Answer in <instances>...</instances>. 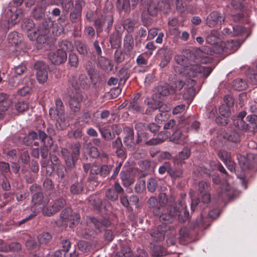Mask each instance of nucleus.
<instances>
[{"label":"nucleus","mask_w":257,"mask_h":257,"mask_svg":"<svg viewBox=\"0 0 257 257\" xmlns=\"http://www.w3.org/2000/svg\"><path fill=\"white\" fill-rule=\"evenodd\" d=\"M174 59L182 67L180 73L188 77H195L197 74H200L203 78H206L213 69L212 67L197 64L195 61L196 56L189 50H185L182 55L175 56Z\"/></svg>","instance_id":"nucleus-1"},{"label":"nucleus","mask_w":257,"mask_h":257,"mask_svg":"<svg viewBox=\"0 0 257 257\" xmlns=\"http://www.w3.org/2000/svg\"><path fill=\"white\" fill-rule=\"evenodd\" d=\"M114 12L112 4L107 2L99 15V18L96 19L94 24L97 35H99L103 31L108 34L111 30L114 18Z\"/></svg>","instance_id":"nucleus-2"},{"label":"nucleus","mask_w":257,"mask_h":257,"mask_svg":"<svg viewBox=\"0 0 257 257\" xmlns=\"http://www.w3.org/2000/svg\"><path fill=\"white\" fill-rule=\"evenodd\" d=\"M222 40V35L220 32L214 29L212 30L206 38V43L211 45H214L216 47L215 51L218 53L227 52L228 49L234 51L238 45L237 41L230 40L224 43Z\"/></svg>","instance_id":"nucleus-3"},{"label":"nucleus","mask_w":257,"mask_h":257,"mask_svg":"<svg viewBox=\"0 0 257 257\" xmlns=\"http://www.w3.org/2000/svg\"><path fill=\"white\" fill-rule=\"evenodd\" d=\"M23 0H14L16 6H11L7 8L3 13L5 17L6 26L5 28L9 29V25H14L18 23L24 17V13L21 9H18L17 6H20Z\"/></svg>","instance_id":"nucleus-4"},{"label":"nucleus","mask_w":257,"mask_h":257,"mask_svg":"<svg viewBox=\"0 0 257 257\" xmlns=\"http://www.w3.org/2000/svg\"><path fill=\"white\" fill-rule=\"evenodd\" d=\"M49 115L52 119L56 120L55 125L57 130H62L66 126L64 106L61 99L55 100V108L50 109Z\"/></svg>","instance_id":"nucleus-5"},{"label":"nucleus","mask_w":257,"mask_h":257,"mask_svg":"<svg viewBox=\"0 0 257 257\" xmlns=\"http://www.w3.org/2000/svg\"><path fill=\"white\" fill-rule=\"evenodd\" d=\"M69 81L74 88V91L69 94V106L73 112H77L79 111L81 108V102L83 99L82 96L79 90L77 89L79 87V85L76 77H73V80L69 79Z\"/></svg>","instance_id":"nucleus-6"},{"label":"nucleus","mask_w":257,"mask_h":257,"mask_svg":"<svg viewBox=\"0 0 257 257\" xmlns=\"http://www.w3.org/2000/svg\"><path fill=\"white\" fill-rule=\"evenodd\" d=\"M80 143L79 142H76L72 145L71 147V153L67 149H62L61 154L65 160V163L68 168H72L75 167L76 162L80 156Z\"/></svg>","instance_id":"nucleus-7"},{"label":"nucleus","mask_w":257,"mask_h":257,"mask_svg":"<svg viewBox=\"0 0 257 257\" xmlns=\"http://www.w3.org/2000/svg\"><path fill=\"white\" fill-rule=\"evenodd\" d=\"M66 204V199L59 197L47 206H40L39 209L42 210L44 215L51 216L58 212Z\"/></svg>","instance_id":"nucleus-8"},{"label":"nucleus","mask_w":257,"mask_h":257,"mask_svg":"<svg viewBox=\"0 0 257 257\" xmlns=\"http://www.w3.org/2000/svg\"><path fill=\"white\" fill-rule=\"evenodd\" d=\"M30 191L32 194V201L34 203V205L31 207V210L34 212L39 211L41 209H37V206H43V194L41 191V188L36 184L32 185L30 188Z\"/></svg>","instance_id":"nucleus-9"},{"label":"nucleus","mask_w":257,"mask_h":257,"mask_svg":"<svg viewBox=\"0 0 257 257\" xmlns=\"http://www.w3.org/2000/svg\"><path fill=\"white\" fill-rule=\"evenodd\" d=\"M60 218L64 222H70L69 226L73 228L79 222L80 215L79 213H73L71 208L66 207L62 211Z\"/></svg>","instance_id":"nucleus-10"},{"label":"nucleus","mask_w":257,"mask_h":257,"mask_svg":"<svg viewBox=\"0 0 257 257\" xmlns=\"http://www.w3.org/2000/svg\"><path fill=\"white\" fill-rule=\"evenodd\" d=\"M161 134H159L157 138L149 140L148 133L146 132L138 133L136 144H140L142 143H145V144L147 146L157 145L162 143L165 140V139L161 138Z\"/></svg>","instance_id":"nucleus-11"},{"label":"nucleus","mask_w":257,"mask_h":257,"mask_svg":"<svg viewBox=\"0 0 257 257\" xmlns=\"http://www.w3.org/2000/svg\"><path fill=\"white\" fill-rule=\"evenodd\" d=\"M39 138L44 145L40 149L41 156L43 159H47L49 154V149L53 144V140L51 137H48L47 134L41 130H39Z\"/></svg>","instance_id":"nucleus-12"},{"label":"nucleus","mask_w":257,"mask_h":257,"mask_svg":"<svg viewBox=\"0 0 257 257\" xmlns=\"http://www.w3.org/2000/svg\"><path fill=\"white\" fill-rule=\"evenodd\" d=\"M225 21V16L217 11L210 13L206 19V24L210 28L221 25Z\"/></svg>","instance_id":"nucleus-13"},{"label":"nucleus","mask_w":257,"mask_h":257,"mask_svg":"<svg viewBox=\"0 0 257 257\" xmlns=\"http://www.w3.org/2000/svg\"><path fill=\"white\" fill-rule=\"evenodd\" d=\"M52 25V22L50 21H45L39 26L38 29V36L36 39L37 43L41 44L46 43L48 37L47 34L48 33Z\"/></svg>","instance_id":"nucleus-14"},{"label":"nucleus","mask_w":257,"mask_h":257,"mask_svg":"<svg viewBox=\"0 0 257 257\" xmlns=\"http://www.w3.org/2000/svg\"><path fill=\"white\" fill-rule=\"evenodd\" d=\"M174 207L176 210V215L178 216L179 221L181 222H184L189 218V212L186 209V206L182 201L178 200L174 203Z\"/></svg>","instance_id":"nucleus-15"},{"label":"nucleus","mask_w":257,"mask_h":257,"mask_svg":"<svg viewBox=\"0 0 257 257\" xmlns=\"http://www.w3.org/2000/svg\"><path fill=\"white\" fill-rule=\"evenodd\" d=\"M34 68L37 70V78L38 81L40 83H44L48 78L47 66L42 61H37L35 64Z\"/></svg>","instance_id":"nucleus-16"},{"label":"nucleus","mask_w":257,"mask_h":257,"mask_svg":"<svg viewBox=\"0 0 257 257\" xmlns=\"http://www.w3.org/2000/svg\"><path fill=\"white\" fill-rule=\"evenodd\" d=\"M123 132L125 136L123 139L124 145L130 151H133L135 149L136 142L134 141V131L132 128L126 126L123 128Z\"/></svg>","instance_id":"nucleus-17"},{"label":"nucleus","mask_w":257,"mask_h":257,"mask_svg":"<svg viewBox=\"0 0 257 257\" xmlns=\"http://www.w3.org/2000/svg\"><path fill=\"white\" fill-rule=\"evenodd\" d=\"M48 57L52 63L59 65L65 62L67 53L64 51H61V49H58L56 52L49 53Z\"/></svg>","instance_id":"nucleus-18"},{"label":"nucleus","mask_w":257,"mask_h":257,"mask_svg":"<svg viewBox=\"0 0 257 257\" xmlns=\"http://www.w3.org/2000/svg\"><path fill=\"white\" fill-rule=\"evenodd\" d=\"M176 216V210L174 207V203L169 204L166 212H163L160 215V220L164 224L170 223L173 222L174 217Z\"/></svg>","instance_id":"nucleus-19"},{"label":"nucleus","mask_w":257,"mask_h":257,"mask_svg":"<svg viewBox=\"0 0 257 257\" xmlns=\"http://www.w3.org/2000/svg\"><path fill=\"white\" fill-rule=\"evenodd\" d=\"M90 219L93 223L95 227L100 231L104 230L105 228L111 225L110 220L105 218H97L92 217H90Z\"/></svg>","instance_id":"nucleus-20"},{"label":"nucleus","mask_w":257,"mask_h":257,"mask_svg":"<svg viewBox=\"0 0 257 257\" xmlns=\"http://www.w3.org/2000/svg\"><path fill=\"white\" fill-rule=\"evenodd\" d=\"M135 46L134 39L132 34H126L123 38V47L126 53L131 56Z\"/></svg>","instance_id":"nucleus-21"},{"label":"nucleus","mask_w":257,"mask_h":257,"mask_svg":"<svg viewBox=\"0 0 257 257\" xmlns=\"http://www.w3.org/2000/svg\"><path fill=\"white\" fill-rule=\"evenodd\" d=\"M170 140L177 144L184 145L188 141L187 136L183 135L180 130L177 129L170 136Z\"/></svg>","instance_id":"nucleus-22"},{"label":"nucleus","mask_w":257,"mask_h":257,"mask_svg":"<svg viewBox=\"0 0 257 257\" xmlns=\"http://www.w3.org/2000/svg\"><path fill=\"white\" fill-rule=\"evenodd\" d=\"M85 69L92 82L96 84L98 80V76L94 63L91 61H88L86 63Z\"/></svg>","instance_id":"nucleus-23"},{"label":"nucleus","mask_w":257,"mask_h":257,"mask_svg":"<svg viewBox=\"0 0 257 257\" xmlns=\"http://www.w3.org/2000/svg\"><path fill=\"white\" fill-rule=\"evenodd\" d=\"M167 230V227L165 224L160 225L151 234L155 240L161 241L164 239Z\"/></svg>","instance_id":"nucleus-24"},{"label":"nucleus","mask_w":257,"mask_h":257,"mask_svg":"<svg viewBox=\"0 0 257 257\" xmlns=\"http://www.w3.org/2000/svg\"><path fill=\"white\" fill-rule=\"evenodd\" d=\"M165 5L163 2H159L158 3L149 1L147 4V9L148 14L152 16H156L158 14L159 9L161 10L162 5Z\"/></svg>","instance_id":"nucleus-25"},{"label":"nucleus","mask_w":257,"mask_h":257,"mask_svg":"<svg viewBox=\"0 0 257 257\" xmlns=\"http://www.w3.org/2000/svg\"><path fill=\"white\" fill-rule=\"evenodd\" d=\"M159 54L161 56V60L160 66L162 68L166 67L171 59V54L170 50L167 48L160 49Z\"/></svg>","instance_id":"nucleus-26"},{"label":"nucleus","mask_w":257,"mask_h":257,"mask_svg":"<svg viewBox=\"0 0 257 257\" xmlns=\"http://www.w3.org/2000/svg\"><path fill=\"white\" fill-rule=\"evenodd\" d=\"M246 119L249 122L248 124H246L241 126L242 130H248L251 132H255L257 129V117L252 115H248Z\"/></svg>","instance_id":"nucleus-27"},{"label":"nucleus","mask_w":257,"mask_h":257,"mask_svg":"<svg viewBox=\"0 0 257 257\" xmlns=\"http://www.w3.org/2000/svg\"><path fill=\"white\" fill-rule=\"evenodd\" d=\"M236 158L238 160V164L242 170L248 169L255 171L257 170L253 167L251 163L248 161L245 156L238 154L236 155Z\"/></svg>","instance_id":"nucleus-28"},{"label":"nucleus","mask_w":257,"mask_h":257,"mask_svg":"<svg viewBox=\"0 0 257 257\" xmlns=\"http://www.w3.org/2000/svg\"><path fill=\"white\" fill-rule=\"evenodd\" d=\"M98 130L101 137L106 141H110L113 140L115 135L111 133L110 129L107 126H98Z\"/></svg>","instance_id":"nucleus-29"},{"label":"nucleus","mask_w":257,"mask_h":257,"mask_svg":"<svg viewBox=\"0 0 257 257\" xmlns=\"http://www.w3.org/2000/svg\"><path fill=\"white\" fill-rule=\"evenodd\" d=\"M169 82V86L171 88L172 92L181 90L185 85V82L177 78H174L171 80L170 77Z\"/></svg>","instance_id":"nucleus-30"},{"label":"nucleus","mask_w":257,"mask_h":257,"mask_svg":"<svg viewBox=\"0 0 257 257\" xmlns=\"http://www.w3.org/2000/svg\"><path fill=\"white\" fill-rule=\"evenodd\" d=\"M147 105H149V106L145 111V114L147 115H152L153 112L158 109L160 111H162L163 105H160V102L157 103L154 100L147 102Z\"/></svg>","instance_id":"nucleus-31"},{"label":"nucleus","mask_w":257,"mask_h":257,"mask_svg":"<svg viewBox=\"0 0 257 257\" xmlns=\"http://www.w3.org/2000/svg\"><path fill=\"white\" fill-rule=\"evenodd\" d=\"M46 8L44 6H38L33 9L31 15L36 20L42 19L45 17Z\"/></svg>","instance_id":"nucleus-32"},{"label":"nucleus","mask_w":257,"mask_h":257,"mask_svg":"<svg viewBox=\"0 0 257 257\" xmlns=\"http://www.w3.org/2000/svg\"><path fill=\"white\" fill-rule=\"evenodd\" d=\"M127 109L133 113H143L144 108L141 102H130Z\"/></svg>","instance_id":"nucleus-33"},{"label":"nucleus","mask_w":257,"mask_h":257,"mask_svg":"<svg viewBox=\"0 0 257 257\" xmlns=\"http://www.w3.org/2000/svg\"><path fill=\"white\" fill-rule=\"evenodd\" d=\"M11 103L8 95L4 93H0V109H2L3 111H7Z\"/></svg>","instance_id":"nucleus-34"},{"label":"nucleus","mask_w":257,"mask_h":257,"mask_svg":"<svg viewBox=\"0 0 257 257\" xmlns=\"http://www.w3.org/2000/svg\"><path fill=\"white\" fill-rule=\"evenodd\" d=\"M29 108V104L27 101L19 100L15 104V109L19 113H23Z\"/></svg>","instance_id":"nucleus-35"},{"label":"nucleus","mask_w":257,"mask_h":257,"mask_svg":"<svg viewBox=\"0 0 257 257\" xmlns=\"http://www.w3.org/2000/svg\"><path fill=\"white\" fill-rule=\"evenodd\" d=\"M74 45L77 52L83 56L88 53V49L86 44L81 40H77L74 42Z\"/></svg>","instance_id":"nucleus-36"},{"label":"nucleus","mask_w":257,"mask_h":257,"mask_svg":"<svg viewBox=\"0 0 257 257\" xmlns=\"http://www.w3.org/2000/svg\"><path fill=\"white\" fill-rule=\"evenodd\" d=\"M8 40L12 45H17L22 41V35L14 31L10 33L8 36Z\"/></svg>","instance_id":"nucleus-37"},{"label":"nucleus","mask_w":257,"mask_h":257,"mask_svg":"<svg viewBox=\"0 0 257 257\" xmlns=\"http://www.w3.org/2000/svg\"><path fill=\"white\" fill-rule=\"evenodd\" d=\"M211 187L210 183H208L204 181H200L197 185V192L201 194L210 192Z\"/></svg>","instance_id":"nucleus-38"},{"label":"nucleus","mask_w":257,"mask_h":257,"mask_svg":"<svg viewBox=\"0 0 257 257\" xmlns=\"http://www.w3.org/2000/svg\"><path fill=\"white\" fill-rule=\"evenodd\" d=\"M58 46L59 48L58 49H61V51H70L71 52L73 51L74 47L71 42L67 40H62L58 42Z\"/></svg>","instance_id":"nucleus-39"},{"label":"nucleus","mask_w":257,"mask_h":257,"mask_svg":"<svg viewBox=\"0 0 257 257\" xmlns=\"http://www.w3.org/2000/svg\"><path fill=\"white\" fill-rule=\"evenodd\" d=\"M102 10L97 9L95 11L91 10L88 11L86 14V18L90 22H94L99 18V15L101 14Z\"/></svg>","instance_id":"nucleus-40"},{"label":"nucleus","mask_w":257,"mask_h":257,"mask_svg":"<svg viewBox=\"0 0 257 257\" xmlns=\"http://www.w3.org/2000/svg\"><path fill=\"white\" fill-rule=\"evenodd\" d=\"M119 77V83H124L130 77V74L127 68L123 67L121 68L118 72Z\"/></svg>","instance_id":"nucleus-41"},{"label":"nucleus","mask_w":257,"mask_h":257,"mask_svg":"<svg viewBox=\"0 0 257 257\" xmlns=\"http://www.w3.org/2000/svg\"><path fill=\"white\" fill-rule=\"evenodd\" d=\"M109 42L113 49H118L121 46V39L117 34H112L109 37Z\"/></svg>","instance_id":"nucleus-42"},{"label":"nucleus","mask_w":257,"mask_h":257,"mask_svg":"<svg viewBox=\"0 0 257 257\" xmlns=\"http://www.w3.org/2000/svg\"><path fill=\"white\" fill-rule=\"evenodd\" d=\"M136 22L130 18L125 19L123 23V28L127 32V34L133 32L135 27Z\"/></svg>","instance_id":"nucleus-43"},{"label":"nucleus","mask_w":257,"mask_h":257,"mask_svg":"<svg viewBox=\"0 0 257 257\" xmlns=\"http://www.w3.org/2000/svg\"><path fill=\"white\" fill-rule=\"evenodd\" d=\"M233 86L235 90L242 91L246 89L247 84L243 79L238 78L233 81Z\"/></svg>","instance_id":"nucleus-44"},{"label":"nucleus","mask_w":257,"mask_h":257,"mask_svg":"<svg viewBox=\"0 0 257 257\" xmlns=\"http://www.w3.org/2000/svg\"><path fill=\"white\" fill-rule=\"evenodd\" d=\"M179 234V241L180 243L185 244L187 241V239L189 238V232L188 229L185 227L181 228Z\"/></svg>","instance_id":"nucleus-45"},{"label":"nucleus","mask_w":257,"mask_h":257,"mask_svg":"<svg viewBox=\"0 0 257 257\" xmlns=\"http://www.w3.org/2000/svg\"><path fill=\"white\" fill-rule=\"evenodd\" d=\"M125 56H129L125 51L116 50L114 54V61L117 64L121 63L124 61Z\"/></svg>","instance_id":"nucleus-46"},{"label":"nucleus","mask_w":257,"mask_h":257,"mask_svg":"<svg viewBox=\"0 0 257 257\" xmlns=\"http://www.w3.org/2000/svg\"><path fill=\"white\" fill-rule=\"evenodd\" d=\"M68 64L72 67L77 68L78 66V57L77 55L73 52H70L69 54Z\"/></svg>","instance_id":"nucleus-47"},{"label":"nucleus","mask_w":257,"mask_h":257,"mask_svg":"<svg viewBox=\"0 0 257 257\" xmlns=\"http://www.w3.org/2000/svg\"><path fill=\"white\" fill-rule=\"evenodd\" d=\"M117 8L119 11H124L125 13L128 12L130 10V0H123L122 5L120 0H117Z\"/></svg>","instance_id":"nucleus-48"},{"label":"nucleus","mask_w":257,"mask_h":257,"mask_svg":"<svg viewBox=\"0 0 257 257\" xmlns=\"http://www.w3.org/2000/svg\"><path fill=\"white\" fill-rule=\"evenodd\" d=\"M52 239V235L48 232H44L38 236V240L40 244H46Z\"/></svg>","instance_id":"nucleus-49"},{"label":"nucleus","mask_w":257,"mask_h":257,"mask_svg":"<svg viewBox=\"0 0 257 257\" xmlns=\"http://www.w3.org/2000/svg\"><path fill=\"white\" fill-rule=\"evenodd\" d=\"M61 3L63 10L67 13L72 10L74 3L72 0H58Z\"/></svg>","instance_id":"nucleus-50"},{"label":"nucleus","mask_w":257,"mask_h":257,"mask_svg":"<svg viewBox=\"0 0 257 257\" xmlns=\"http://www.w3.org/2000/svg\"><path fill=\"white\" fill-rule=\"evenodd\" d=\"M191 155L190 149L188 147H184L182 151L180 152L178 155V160L180 161V163L188 159Z\"/></svg>","instance_id":"nucleus-51"},{"label":"nucleus","mask_w":257,"mask_h":257,"mask_svg":"<svg viewBox=\"0 0 257 257\" xmlns=\"http://www.w3.org/2000/svg\"><path fill=\"white\" fill-rule=\"evenodd\" d=\"M35 24L33 21L30 19H26L23 22L22 28L24 31L28 32L34 29Z\"/></svg>","instance_id":"nucleus-52"},{"label":"nucleus","mask_w":257,"mask_h":257,"mask_svg":"<svg viewBox=\"0 0 257 257\" xmlns=\"http://www.w3.org/2000/svg\"><path fill=\"white\" fill-rule=\"evenodd\" d=\"M83 188V185L82 182H76L71 186L70 192L72 194H78L82 191Z\"/></svg>","instance_id":"nucleus-53"},{"label":"nucleus","mask_w":257,"mask_h":257,"mask_svg":"<svg viewBox=\"0 0 257 257\" xmlns=\"http://www.w3.org/2000/svg\"><path fill=\"white\" fill-rule=\"evenodd\" d=\"M218 196L224 201L229 200L234 197L232 191L230 189H226L224 191L219 192Z\"/></svg>","instance_id":"nucleus-54"},{"label":"nucleus","mask_w":257,"mask_h":257,"mask_svg":"<svg viewBox=\"0 0 257 257\" xmlns=\"http://www.w3.org/2000/svg\"><path fill=\"white\" fill-rule=\"evenodd\" d=\"M152 253L157 257L162 256L166 254V250L164 247L156 245L153 247Z\"/></svg>","instance_id":"nucleus-55"},{"label":"nucleus","mask_w":257,"mask_h":257,"mask_svg":"<svg viewBox=\"0 0 257 257\" xmlns=\"http://www.w3.org/2000/svg\"><path fill=\"white\" fill-rule=\"evenodd\" d=\"M79 85L83 88H87L90 85V81L87 76L84 74H81L79 77Z\"/></svg>","instance_id":"nucleus-56"},{"label":"nucleus","mask_w":257,"mask_h":257,"mask_svg":"<svg viewBox=\"0 0 257 257\" xmlns=\"http://www.w3.org/2000/svg\"><path fill=\"white\" fill-rule=\"evenodd\" d=\"M158 92L160 96H166L171 93H173L171 88L169 89V86L167 85L159 86Z\"/></svg>","instance_id":"nucleus-57"},{"label":"nucleus","mask_w":257,"mask_h":257,"mask_svg":"<svg viewBox=\"0 0 257 257\" xmlns=\"http://www.w3.org/2000/svg\"><path fill=\"white\" fill-rule=\"evenodd\" d=\"M105 196L106 198L111 201H114L117 200L118 196L117 193L112 189L109 188L105 192Z\"/></svg>","instance_id":"nucleus-58"},{"label":"nucleus","mask_w":257,"mask_h":257,"mask_svg":"<svg viewBox=\"0 0 257 257\" xmlns=\"http://www.w3.org/2000/svg\"><path fill=\"white\" fill-rule=\"evenodd\" d=\"M95 31L94 29L90 26H86L84 30V35L86 38L92 39L94 37Z\"/></svg>","instance_id":"nucleus-59"},{"label":"nucleus","mask_w":257,"mask_h":257,"mask_svg":"<svg viewBox=\"0 0 257 257\" xmlns=\"http://www.w3.org/2000/svg\"><path fill=\"white\" fill-rule=\"evenodd\" d=\"M158 187V181L155 178H150L147 182V188L148 191L151 192L155 191Z\"/></svg>","instance_id":"nucleus-60"},{"label":"nucleus","mask_w":257,"mask_h":257,"mask_svg":"<svg viewBox=\"0 0 257 257\" xmlns=\"http://www.w3.org/2000/svg\"><path fill=\"white\" fill-rule=\"evenodd\" d=\"M205 218L201 216L200 218H197L194 223L193 228H199V229H203L206 228Z\"/></svg>","instance_id":"nucleus-61"},{"label":"nucleus","mask_w":257,"mask_h":257,"mask_svg":"<svg viewBox=\"0 0 257 257\" xmlns=\"http://www.w3.org/2000/svg\"><path fill=\"white\" fill-rule=\"evenodd\" d=\"M112 165H103L100 167V176L103 178L106 177L112 169Z\"/></svg>","instance_id":"nucleus-62"},{"label":"nucleus","mask_w":257,"mask_h":257,"mask_svg":"<svg viewBox=\"0 0 257 257\" xmlns=\"http://www.w3.org/2000/svg\"><path fill=\"white\" fill-rule=\"evenodd\" d=\"M82 12L73 10L70 14V20L73 23H76L81 18Z\"/></svg>","instance_id":"nucleus-63"},{"label":"nucleus","mask_w":257,"mask_h":257,"mask_svg":"<svg viewBox=\"0 0 257 257\" xmlns=\"http://www.w3.org/2000/svg\"><path fill=\"white\" fill-rule=\"evenodd\" d=\"M79 249L83 252L89 251L91 248L90 244L86 241L81 240L78 243Z\"/></svg>","instance_id":"nucleus-64"}]
</instances>
